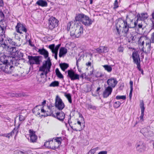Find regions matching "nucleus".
<instances>
[{"instance_id": "nucleus-3", "label": "nucleus", "mask_w": 154, "mask_h": 154, "mask_svg": "<svg viewBox=\"0 0 154 154\" xmlns=\"http://www.w3.org/2000/svg\"><path fill=\"white\" fill-rule=\"evenodd\" d=\"M39 70L42 72L40 74L41 81L44 83L47 81V74L48 72V58L46 60L43 62V65L39 67Z\"/></svg>"}, {"instance_id": "nucleus-13", "label": "nucleus", "mask_w": 154, "mask_h": 154, "mask_svg": "<svg viewBox=\"0 0 154 154\" xmlns=\"http://www.w3.org/2000/svg\"><path fill=\"white\" fill-rule=\"evenodd\" d=\"M143 38L146 40H148L146 42V47L147 49V51H145V53L147 54H149L150 53V51L151 48V41L150 39H149V38L146 35L141 36L139 40V42L141 43V41L142 40V39Z\"/></svg>"}, {"instance_id": "nucleus-59", "label": "nucleus", "mask_w": 154, "mask_h": 154, "mask_svg": "<svg viewBox=\"0 0 154 154\" xmlns=\"http://www.w3.org/2000/svg\"><path fill=\"white\" fill-rule=\"evenodd\" d=\"M130 90H133V82L131 80L130 82Z\"/></svg>"}, {"instance_id": "nucleus-56", "label": "nucleus", "mask_w": 154, "mask_h": 154, "mask_svg": "<svg viewBox=\"0 0 154 154\" xmlns=\"http://www.w3.org/2000/svg\"><path fill=\"white\" fill-rule=\"evenodd\" d=\"M118 51L119 52H122L124 50L123 48L121 46L119 47L118 48Z\"/></svg>"}, {"instance_id": "nucleus-4", "label": "nucleus", "mask_w": 154, "mask_h": 154, "mask_svg": "<svg viewBox=\"0 0 154 154\" xmlns=\"http://www.w3.org/2000/svg\"><path fill=\"white\" fill-rule=\"evenodd\" d=\"M0 68L3 72L7 74H12L14 72V67L8 63L7 60L3 62L0 61Z\"/></svg>"}, {"instance_id": "nucleus-16", "label": "nucleus", "mask_w": 154, "mask_h": 154, "mask_svg": "<svg viewBox=\"0 0 154 154\" xmlns=\"http://www.w3.org/2000/svg\"><path fill=\"white\" fill-rule=\"evenodd\" d=\"M40 57L38 56H28L29 62L31 65L33 64H40Z\"/></svg>"}, {"instance_id": "nucleus-19", "label": "nucleus", "mask_w": 154, "mask_h": 154, "mask_svg": "<svg viewBox=\"0 0 154 154\" xmlns=\"http://www.w3.org/2000/svg\"><path fill=\"white\" fill-rule=\"evenodd\" d=\"M118 83V81L116 78H111L108 79L107 81V83L109 86L114 88Z\"/></svg>"}, {"instance_id": "nucleus-41", "label": "nucleus", "mask_w": 154, "mask_h": 154, "mask_svg": "<svg viewBox=\"0 0 154 154\" xmlns=\"http://www.w3.org/2000/svg\"><path fill=\"white\" fill-rule=\"evenodd\" d=\"M16 56L15 57H19V58H21L23 57V53L20 51H17V53L16 54Z\"/></svg>"}, {"instance_id": "nucleus-5", "label": "nucleus", "mask_w": 154, "mask_h": 154, "mask_svg": "<svg viewBox=\"0 0 154 154\" xmlns=\"http://www.w3.org/2000/svg\"><path fill=\"white\" fill-rule=\"evenodd\" d=\"M1 46L9 52L11 57L15 58L16 54L18 51L16 48L8 46L7 44H6L5 42H2Z\"/></svg>"}, {"instance_id": "nucleus-54", "label": "nucleus", "mask_w": 154, "mask_h": 154, "mask_svg": "<svg viewBox=\"0 0 154 154\" xmlns=\"http://www.w3.org/2000/svg\"><path fill=\"white\" fill-rule=\"evenodd\" d=\"M29 132L30 135H35V131H34L32 129H30L29 130Z\"/></svg>"}, {"instance_id": "nucleus-51", "label": "nucleus", "mask_w": 154, "mask_h": 154, "mask_svg": "<svg viewBox=\"0 0 154 154\" xmlns=\"http://www.w3.org/2000/svg\"><path fill=\"white\" fill-rule=\"evenodd\" d=\"M25 118L24 116L21 115H19V119L20 121H23L25 120Z\"/></svg>"}, {"instance_id": "nucleus-10", "label": "nucleus", "mask_w": 154, "mask_h": 154, "mask_svg": "<svg viewBox=\"0 0 154 154\" xmlns=\"http://www.w3.org/2000/svg\"><path fill=\"white\" fill-rule=\"evenodd\" d=\"M135 146L136 150L139 153L144 152L146 149V144L141 140L137 141Z\"/></svg>"}, {"instance_id": "nucleus-34", "label": "nucleus", "mask_w": 154, "mask_h": 154, "mask_svg": "<svg viewBox=\"0 0 154 154\" xmlns=\"http://www.w3.org/2000/svg\"><path fill=\"white\" fill-rule=\"evenodd\" d=\"M144 103L143 101V100L140 101V106L141 109V112H144L145 107L144 106Z\"/></svg>"}, {"instance_id": "nucleus-64", "label": "nucleus", "mask_w": 154, "mask_h": 154, "mask_svg": "<svg viewBox=\"0 0 154 154\" xmlns=\"http://www.w3.org/2000/svg\"><path fill=\"white\" fill-rule=\"evenodd\" d=\"M71 26V24L70 22H69L68 23L67 26V30L68 31H69L70 29V26Z\"/></svg>"}, {"instance_id": "nucleus-62", "label": "nucleus", "mask_w": 154, "mask_h": 154, "mask_svg": "<svg viewBox=\"0 0 154 154\" xmlns=\"http://www.w3.org/2000/svg\"><path fill=\"white\" fill-rule=\"evenodd\" d=\"M100 89H101V88L100 87H99L97 88V89L96 91V92L97 93V94L98 96H99L100 95L99 91H100Z\"/></svg>"}, {"instance_id": "nucleus-25", "label": "nucleus", "mask_w": 154, "mask_h": 154, "mask_svg": "<svg viewBox=\"0 0 154 154\" xmlns=\"http://www.w3.org/2000/svg\"><path fill=\"white\" fill-rule=\"evenodd\" d=\"M38 52L40 54L43 55L45 58L48 57V52L44 48L39 49Z\"/></svg>"}, {"instance_id": "nucleus-9", "label": "nucleus", "mask_w": 154, "mask_h": 154, "mask_svg": "<svg viewBox=\"0 0 154 154\" xmlns=\"http://www.w3.org/2000/svg\"><path fill=\"white\" fill-rule=\"evenodd\" d=\"M45 110L42 108L41 106H37L35 107L32 110V112L36 116L39 117L47 116L48 115L45 116L43 114L45 113Z\"/></svg>"}, {"instance_id": "nucleus-38", "label": "nucleus", "mask_w": 154, "mask_h": 154, "mask_svg": "<svg viewBox=\"0 0 154 154\" xmlns=\"http://www.w3.org/2000/svg\"><path fill=\"white\" fill-rule=\"evenodd\" d=\"M152 17L150 18V20L152 22V29H154V11L152 13L151 15Z\"/></svg>"}, {"instance_id": "nucleus-2", "label": "nucleus", "mask_w": 154, "mask_h": 154, "mask_svg": "<svg viewBox=\"0 0 154 154\" xmlns=\"http://www.w3.org/2000/svg\"><path fill=\"white\" fill-rule=\"evenodd\" d=\"M75 21L82 23L86 26H90L93 21L89 17L83 13L76 14L75 17Z\"/></svg>"}, {"instance_id": "nucleus-49", "label": "nucleus", "mask_w": 154, "mask_h": 154, "mask_svg": "<svg viewBox=\"0 0 154 154\" xmlns=\"http://www.w3.org/2000/svg\"><path fill=\"white\" fill-rule=\"evenodd\" d=\"M72 29H73L72 30L70 31V35L71 37H75V30L74 29V28H73L72 27Z\"/></svg>"}, {"instance_id": "nucleus-7", "label": "nucleus", "mask_w": 154, "mask_h": 154, "mask_svg": "<svg viewBox=\"0 0 154 154\" xmlns=\"http://www.w3.org/2000/svg\"><path fill=\"white\" fill-rule=\"evenodd\" d=\"M132 57L134 63L137 65V68L139 71L142 69L140 65V59L137 51H134L132 53Z\"/></svg>"}, {"instance_id": "nucleus-32", "label": "nucleus", "mask_w": 154, "mask_h": 154, "mask_svg": "<svg viewBox=\"0 0 154 154\" xmlns=\"http://www.w3.org/2000/svg\"><path fill=\"white\" fill-rule=\"evenodd\" d=\"M103 67L108 72H111L112 70V67L108 65H105L103 66Z\"/></svg>"}, {"instance_id": "nucleus-33", "label": "nucleus", "mask_w": 154, "mask_h": 154, "mask_svg": "<svg viewBox=\"0 0 154 154\" xmlns=\"http://www.w3.org/2000/svg\"><path fill=\"white\" fill-rule=\"evenodd\" d=\"M20 124H19L17 128H14V129L11 132L10 135H13L14 134L17 135L18 133V128L19 127Z\"/></svg>"}, {"instance_id": "nucleus-46", "label": "nucleus", "mask_w": 154, "mask_h": 154, "mask_svg": "<svg viewBox=\"0 0 154 154\" xmlns=\"http://www.w3.org/2000/svg\"><path fill=\"white\" fill-rule=\"evenodd\" d=\"M22 96V94L20 93H14L12 94V97H21Z\"/></svg>"}, {"instance_id": "nucleus-36", "label": "nucleus", "mask_w": 154, "mask_h": 154, "mask_svg": "<svg viewBox=\"0 0 154 154\" xmlns=\"http://www.w3.org/2000/svg\"><path fill=\"white\" fill-rule=\"evenodd\" d=\"M103 46H100L99 48L96 49V52L100 54L103 53Z\"/></svg>"}, {"instance_id": "nucleus-44", "label": "nucleus", "mask_w": 154, "mask_h": 154, "mask_svg": "<svg viewBox=\"0 0 154 154\" xmlns=\"http://www.w3.org/2000/svg\"><path fill=\"white\" fill-rule=\"evenodd\" d=\"M95 77L97 78H101L104 76V75L99 72H97L95 74Z\"/></svg>"}, {"instance_id": "nucleus-40", "label": "nucleus", "mask_w": 154, "mask_h": 154, "mask_svg": "<svg viewBox=\"0 0 154 154\" xmlns=\"http://www.w3.org/2000/svg\"><path fill=\"white\" fill-rule=\"evenodd\" d=\"M98 147H97L91 149L88 152V154H94L97 150L98 149Z\"/></svg>"}, {"instance_id": "nucleus-55", "label": "nucleus", "mask_w": 154, "mask_h": 154, "mask_svg": "<svg viewBox=\"0 0 154 154\" xmlns=\"http://www.w3.org/2000/svg\"><path fill=\"white\" fill-rule=\"evenodd\" d=\"M144 115V112H141V115L140 117V120H141L142 121H143V117Z\"/></svg>"}, {"instance_id": "nucleus-29", "label": "nucleus", "mask_w": 154, "mask_h": 154, "mask_svg": "<svg viewBox=\"0 0 154 154\" xmlns=\"http://www.w3.org/2000/svg\"><path fill=\"white\" fill-rule=\"evenodd\" d=\"M62 140V139L61 137H57L53 139L51 142H50L49 144H50L51 143L53 145L54 143L53 142V141H54V142L57 143L58 144H60Z\"/></svg>"}, {"instance_id": "nucleus-27", "label": "nucleus", "mask_w": 154, "mask_h": 154, "mask_svg": "<svg viewBox=\"0 0 154 154\" xmlns=\"http://www.w3.org/2000/svg\"><path fill=\"white\" fill-rule=\"evenodd\" d=\"M36 4L42 7H46L48 5L47 2L43 0H39L36 2Z\"/></svg>"}, {"instance_id": "nucleus-58", "label": "nucleus", "mask_w": 154, "mask_h": 154, "mask_svg": "<svg viewBox=\"0 0 154 154\" xmlns=\"http://www.w3.org/2000/svg\"><path fill=\"white\" fill-rule=\"evenodd\" d=\"M151 39L152 41V42L154 43V32L151 35Z\"/></svg>"}, {"instance_id": "nucleus-14", "label": "nucleus", "mask_w": 154, "mask_h": 154, "mask_svg": "<svg viewBox=\"0 0 154 154\" xmlns=\"http://www.w3.org/2000/svg\"><path fill=\"white\" fill-rule=\"evenodd\" d=\"M67 72L68 73L67 76L70 78L71 80L74 81L76 80H79V75L75 73L72 69L68 70L65 72L66 73Z\"/></svg>"}, {"instance_id": "nucleus-12", "label": "nucleus", "mask_w": 154, "mask_h": 154, "mask_svg": "<svg viewBox=\"0 0 154 154\" xmlns=\"http://www.w3.org/2000/svg\"><path fill=\"white\" fill-rule=\"evenodd\" d=\"M59 21L55 17H51L49 19V29L52 30L58 25Z\"/></svg>"}, {"instance_id": "nucleus-15", "label": "nucleus", "mask_w": 154, "mask_h": 154, "mask_svg": "<svg viewBox=\"0 0 154 154\" xmlns=\"http://www.w3.org/2000/svg\"><path fill=\"white\" fill-rule=\"evenodd\" d=\"M148 17V14L146 13H142L140 14L138 13L137 14V19L134 22V26H136L137 25L138 21H144Z\"/></svg>"}, {"instance_id": "nucleus-26", "label": "nucleus", "mask_w": 154, "mask_h": 154, "mask_svg": "<svg viewBox=\"0 0 154 154\" xmlns=\"http://www.w3.org/2000/svg\"><path fill=\"white\" fill-rule=\"evenodd\" d=\"M7 26V24L5 22H2L1 25L0 26V32H1V34L5 35V30Z\"/></svg>"}, {"instance_id": "nucleus-61", "label": "nucleus", "mask_w": 154, "mask_h": 154, "mask_svg": "<svg viewBox=\"0 0 154 154\" xmlns=\"http://www.w3.org/2000/svg\"><path fill=\"white\" fill-rule=\"evenodd\" d=\"M14 154H24V153L20 151H15L14 152Z\"/></svg>"}, {"instance_id": "nucleus-1", "label": "nucleus", "mask_w": 154, "mask_h": 154, "mask_svg": "<svg viewBox=\"0 0 154 154\" xmlns=\"http://www.w3.org/2000/svg\"><path fill=\"white\" fill-rule=\"evenodd\" d=\"M129 15H127L126 16V19L125 20H124L122 18V24H123L122 26V32L124 33L123 35L125 36H126L128 33L129 32V29L134 28L136 26H132L131 25V24H133V20L135 21L134 19H131L129 17Z\"/></svg>"}, {"instance_id": "nucleus-20", "label": "nucleus", "mask_w": 154, "mask_h": 154, "mask_svg": "<svg viewBox=\"0 0 154 154\" xmlns=\"http://www.w3.org/2000/svg\"><path fill=\"white\" fill-rule=\"evenodd\" d=\"M121 25H123L122 24V19L121 18H118V22L116 24V27L117 32L119 35H120V34L121 29L122 28V27Z\"/></svg>"}, {"instance_id": "nucleus-60", "label": "nucleus", "mask_w": 154, "mask_h": 154, "mask_svg": "<svg viewBox=\"0 0 154 154\" xmlns=\"http://www.w3.org/2000/svg\"><path fill=\"white\" fill-rule=\"evenodd\" d=\"M133 91V90H130V92L129 94V98L130 100L131 99L132 96V93Z\"/></svg>"}, {"instance_id": "nucleus-45", "label": "nucleus", "mask_w": 154, "mask_h": 154, "mask_svg": "<svg viewBox=\"0 0 154 154\" xmlns=\"http://www.w3.org/2000/svg\"><path fill=\"white\" fill-rule=\"evenodd\" d=\"M77 123L78 125H80L81 130H82V128H84L85 126V123H82V124L81 122L79 121H77Z\"/></svg>"}, {"instance_id": "nucleus-37", "label": "nucleus", "mask_w": 154, "mask_h": 154, "mask_svg": "<svg viewBox=\"0 0 154 154\" xmlns=\"http://www.w3.org/2000/svg\"><path fill=\"white\" fill-rule=\"evenodd\" d=\"M65 95L68 99L69 102L70 103H72V101L71 94L69 93H68L66 94H65Z\"/></svg>"}, {"instance_id": "nucleus-23", "label": "nucleus", "mask_w": 154, "mask_h": 154, "mask_svg": "<svg viewBox=\"0 0 154 154\" xmlns=\"http://www.w3.org/2000/svg\"><path fill=\"white\" fill-rule=\"evenodd\" d=\"M67 49L64 47H61L59 50V56L60 57H64L67 53Z\"/></svg>"}, {"instance_id": "nucleus-6", "label": "nucleus", "mask_w": 154, "mask_h": 154, "mask_svg": "<svg viewBox=\"0 0 154 154\" xmlns=\"http://www.w3.org/2000/svg\"><path fill=\"white\" fill-rule=\"evenodd\" d=\"M58 112L56 110H51L49 116H51L63 122L65 118V114L61 111Z\"/></svg>"}, {"instance_id": "nucleus-18", "label": "nucleus", "mask_w": 154, "mask_h": 154, "mask_svg": "<svg viewBox=\"0 0 154 154\" xmlns=\"http://www.w3.org/2000/svg\"><path fill=\"white\" fill-rule=\"evenodd\" d=\"M112 88L110 86H108L105 88V89L103 94V98H106L110 95L112 92Z\"/></svg>"}, {"instance_id": "nucleus-11", "label": "nucleus", "mask_w": 154, "mask_h": 154, "mask_svg": "<svg viewBox=\"0 0 154 154\" xmlns=\"http://www.w3.org/2000/svg\"><path fill=\"white\" fill-rule=\"evenodd\" d=\"M61 45V44L60 43L56 46L54 44L49 45V48L50 49L53 54H54V58L56 60L57 59V54L58 50Z\"/></svg>"}, {"instance_id": "nucleus-24", "label": "nucleus", "mask_w": 154, "mask_h": 154, "mask_svg": "<svg viewBox=\"0 0 154 154\" xmlns=\"http://www.w3.org/2000/svg\"><path fill=\"white\" fill-rule=\"evenodd\" d=\"M26 137L30 142L32 143L36 142L37 139V135H26Z\"/></svg>"}, {"instance_id": "nucleus-52", "label": "nucleus", "mask_w": 154, "mask_h": 154, "mask_svg": "<svg viewBox=\"0 0 154 154\" xmlns=\"http://www.w3.org/2000/svg\"><path fill=\"white\" fill-rule=\"evenodd\" d=\"M81 57H82V56H80L79 57L78 59H77V58L76 57V65L77 67H79L78 62H80L81 61Z\"/></svg>"}, {"instance_id": "nucleus-17", "label": "nucleus", "mask_w": 154, "mask_h": 154, "mask_svg": "<svg viewBox=\"0 0 154 154\" xmlns=\"http://www.w3.org/2000/svg\"><path fill=\"white\" fill-rule=\"evenodd\" d=\"M15 28L16 31L21 34L23 33L22 32L26 33L27 31L26 26L24 24L21 23L20 22L17 23Z\"/></svg>"}, {"instance_id": "nucleus-21", "label": "nucleus", "mask_w": 154, "mask_h": 154, "mask_svg": "<svg viewBox=\"0 0 154 154\" xmlns=\"http://www.w3.org/2000/svg\"><path fill=\"white\" fill-rule=\"evenodd\" d=\"M75 32V37L78 38L83 33V28L82 25H81L79 29L74 28Z\"/></svg>"}, {"instance_id": "nucleus-35", "label": "nucleus", "mask_w": 154, "mask_h": 154, "mask_svg": "<svg viewBox=\"0 0 154 154\" xmlns=\"http://www.w3.org/2000/svg\"><path fill=\"white\" fill-rule=\"evenodd\" d=\"M59 82L58 81H54L52 82L49 85L50 87H58L59 86Z\"/></svg>"}, {"instance_id": "nucleus-42", "label": "nucleus", "mask_w": 154, "mask_h": 154, "mask_svg": "<svg viewBox=\"0 0 154 154\" xmlns=\"http://www.w3.org/2000/svg\"><path fill=\"white\" fill-rule=\"evenodd\" d=\"M116 99L117 100L122 99L123 100H125L126 99V97L125 95H117L116 97Z\"/></svg>"}, {"instance_id": "nucleus-43", "label": "nucleus", "mask_w": 154, "mask_h": 154, "mask_svg": "<svg viewBox=\"0 0 154 154\" xmlns=\"http://www.w3.org/2000/svg\"><path fill=\"white\" fill-rule=\"evenodd\" d=\"M113 9H115L118 8L119 6L118 0H115L113 4Z\"/></svg>"}, {"instance_id": "nucleus-48", "label": "nucleus", "mask_w": 154, "mask_h": 154, "mask_svg": "<svg viewBox=\"0 0 154 154\" xmlns=\"http://www.w3.org/2000/svg\"><path fill=\"white\" fill-rule=\"evenodd\" d=\"M88 109H92L93 110H95L96 109V107L92 105L91 104H88Z\"/></svg>"}, {"instance_id": "nucleus-57", "label": "nucleus", "mask_w": 154, "mask_h": 154, "mask_svg": "<svg viewBox=\"0 0 154 154\" xmlns=\"http://www.w3.org/2000/svg\"><path fill=\"white\" fill-rule=\"evenodd\" d=\"M15 38L18 40V41H20V38L18 34H16L15 35Z\"/></svg>"}, {"instance_id": "nucleus-50", "label": "nucleus", "mask_w": 154, "mask_h": 154, "mask_svg": "<svg viewBox=\"0 0 154 154\" xmlns=\"http://www.w3.org/2000/svg\"><path fill=\"white\" fill-rule=\"evenodd\" d=\"M0 17L1 18V21H2L4 20L5 18V15L2 11H0Z\"/></svg>"}, {"instance_id": "nucleus-22", "label": "nucleus", "mask_w": 154, "mask_h": 154, "mask_svg": "<svg viewBox=\"0 0 154 154\" xmlns=\"http://www.w3.org/2000/svg\"><path fill=\"white\" fill-rule=\"evenodd\" d=\"M3 41V42H5L6 43V44H7L8 45V43L12 46H18V45L17 43L15 42L12 39L9 38H6L5 35L4 37V40Z\"/></svg>"}, {"instance_id": "nucleus-30", "label": "nucleus", "mask_w": 154, "mask_h": 154, "mask_svg": "<svg viewBox=\"0 0 154 154\" xmlns=\"http://www.w3.org/2000/svg\"><path fill=\"white\" fill-rule=\"evenodd\" d=\"M55 72L56 75L57 77L60 79H63V76L61 74L58 68H57L56 69L55 71Z\"/></svg>"}, {"instance_id": "nucleus-47", "label": "nucleus", "mask_w": 154, "mask_h": 154, "mask_svg": "<svg viewBox=\"0 0 154 154\" xmlns=\"http://www.w3.org/2000/svg\"><path fill=\"white\" fill-rule=\"evenodd\" d=\"M5 35L1 34L0 33V44H1L2 42H3V40H4V37Z\"/></svg>"}, {"instance_id": "nucleus-39", "label": "nucleus", "mask_w": 154, "mask_h": 154, "mask_svg": "<svg viewBox=\"0 0 154 154\" xmlns=\"http://www.w3.org/2000/svg\"><path fill=\"white\" fill-rule=\"evenodd\" d=\"M121 103L119 101H116L114 103L113 106L114 108L117 109L120 106Z\"/></svg>"}, {"instance_id": "nucleus-8", "label": "nucleus", "mask_w": 154, "mask_h": 154, "mask_svg": "<svg viewBox=\"0 0 154 154\" xmlns=\"http://www.w3.org/2000/svg\"><path fill=\"white\" fill-rule=\"evenodd\" d=\"M54 105L55 108L59 111L62 110L65 107L64 103L58 95L56 97Z\"/></svg>"}, {"instance_id": "nucleus-63", "label": "nucleus", "mask_w": 154, "mask_h": 154, "mask_svg": "<svg viewBox=\"0 0 154 154\" xmlns=\"http://www.w3.org/2000/svg\"><path fill=\"white\" fill-rule=\"evenodd\" d=\"M107 152L106 151H103L99 152L98 154H107Z\"/></svg>"}, {"instance_id": "nucleus-53", "label": "nucleus", "mask_w": 154, "mask_h": 154, "mask_svg": "<svg viewBox=\"0 0 154 154\" xmlns=\"http://www.w3.org/2000/svg\"><path fill=\"white\" fill-rule=\"evenodd\" d=\"M103 52L106 53L109 50L108 48L107 47L103 46Z\"/></svg>"}, {"instance_id": "nucleus-31", "label": "nucleus", "mask_w": 154, "mask_h": 154, "mask_svg": "<svg viewBox=\"0 0 154 154\" xmlns=\"http://www.w3.org/2000/svg\"><path fill=\"white\" fill-rule=\"evenodd\" d=\"M137 13L136 11H131L129 10L128 15L130 16H133V17H135L134 19L135 20H136V19H137Z\"/></svg>"}, {"instance_id": "nucleus-28", "label": "nucleus", "mask_w": 154, "mask_h": 154, "mask_svg": "<svg viewBox=\"0 0 154 154\" xmlns=\"http://www.w3.org/2000/svg\"><path fill=\"white\" fill-rule=\"evenodd\" d=\"M59 66L61 69L63 71H65L69 67V64L65 63H61L59 64Z\"/></svg>"}]
</instances>
